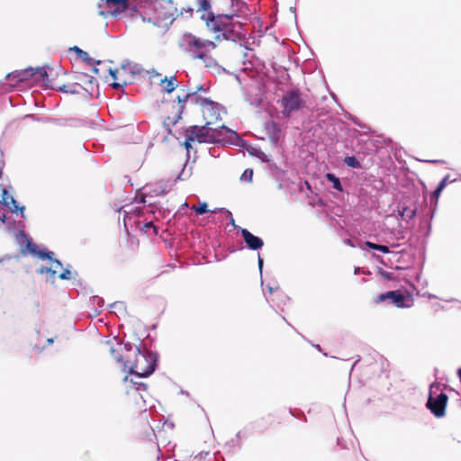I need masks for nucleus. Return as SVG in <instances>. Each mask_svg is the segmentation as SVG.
<instances>
[{"instance_id":"cd10ccee","label":"nucleus","mask_w":461,"mask_h":461,"mask_svg":"<svg viewBox=\"0 0 461 461\" xmlns=\"http://www.w3.org/2000/svg\"><path fill=\"white\" fill-rule=\"evenodd\" d=\"M79 87H81V84H79V83H74V84H70V85H62L57 88V91L67 93V94H71V95H77V94L80 93Z\"/></svg>"},{"instance_id":"69168bd1","label":"nucleus","mask_w":461,"mask_h":461,"mask_svg":"<svg viewBox=\"0 0 461 461\" xmlns=\"http://www.w3.org/2000/svg\"><path fill=\"white\" fill-rule=\"evenodd\" d=\"M241 438H242V432H241V431H239V432L236 434V436H235V438H238V439H239V442H240Z\"/></svg>"},{"instance_id":"5fc2aeb1","label":"nucleus","mask_w":461,"mask_h":461,"mask_svg":"<svg viewBox=\"0 0 461 461\" xmlns=\"http://www.w3.org/2000/svg\"><path fill=\"white\" fill-rule=\"evenodd\" d=\"M59 277L61 280H70L72 278L71 271L68 268H66L59 276Z\"/></svg>"},{"instance_id":"c9c22d12","label":"nucleus","mask_w":461,"mask_h":461,"mask_svg":"<svg viewBox=\"0 0 461 461\" xmlns=\"http://www.w3.org/2000/svg\"><path fill=\"white\" fill-rule=\"evenodd\" d=\"M37 273L47 274L49 275V278L54 279L57 274V270L54 269L53 267L41 266L39 269H37Z\"/></svg>"},{"instance_id":"8fccbe9b","label":"nucleus","mask_w":461,"mask_h":461,"mask_svg":"<svg viewBox=\"0 0 461 461\" xmlns=\"http://www.w3.org/2000/svg\"><path fill=\"white\" fill-rule=\"evenodd\" d=\"M135 347L131 342H125L123 344V349L126 351V355H130L131 357L133 356V352L135 350Z\"/></svg>"},{"instance_id":"f257e3e1","label":"nucleus","mask_w":461,"mask_h":461,"mask_svg":"<svg viewBox=\"0 0 461 461\" xmlns=\"http://www.w3.org/2000/svg\"><path fill=\"white\" fill-rule=\"evenodd\" d=\"M158 362V354L140 344L135 347L133 358L125 355L124 371L129 369V374L136 378H146L151 375Z\"/></svg>"},{"instance_id":"f8f14e48","label":"nucleus","mask_w":461,"mask_h":461,"mask_svg":"<svg viewBox=\"0 0 461 461\" xmlns=\"http://www.w3.org/2000/svg\"><path fill=\"white\" fill-rule=\"evenodd\" d=\"M284 116H289L292 113L297 112L303 107V102L298 89L288 91L280 100Z\"/></svg>"},{"instance_id":"0eeeda50","label":"nucleus","mask_w":461,"mask_h":461,"mask_svg":"<svg viewBox=\"0 0 461 461\" xmlns=\"http://www.w3.org/2000/svg\"><path fill=\"white\" fill-rule=\"evenodd\" d=\"M211 136L214 140L212 144H229L240 148H246L248 145V141L239 135L236 131L230 129L224 124L216 128L211 127Z\"/></svg>"},{"instance_id":"7c9ffc66","label":"nucleus","mask_w":461,"mask_h":461,"mask_svg":"<svg viewBox=\"0 0 461 461\" xmlns=\"http://www.w3.org/2000/svg\"><path fill=\"white\" fill-rule=\"evenodd\" d=\"M110 312L117 316L123 315L126 312V306L123 302L117 301L109 305Z\"/></svg>"},{"instance_id":"680f3d73","label":"nucleus","mask_w":461,"mask_h":461,"mask_svg":"<svg viewBox=\"0 0 461 461\" xmlns=\"http://www.w3.org/2000/svg\"><path fill=\"white\" fill-rule=\"evenodd\" d=\"M381 275L385 277L386 279H391L392 278V273L390 272H386V271H382L381 272Z\"/></svg>"},{"instance_id":"6ab92c4d","label":"nucleus","mask_w":461,"mask_h":461,"mask_svg":"<svg viewBox=\"0 0 461 461\" xmlns=\"http://www.w3.org/2000/svg\"><path fill=\"white\" fill-rule=\"evenodd\" d=\"M185 140L182 145L186 149V161L184 164V167L182 168L181 172L175 178V181L186 180L192 175V167H190L188 170H186V164H187L188 160L190 159V151L193 149L192 142L194 141V137H193V135H187L185 132Z\"/></svg>"},{"instance_id":"423d86ee","label":"nucleus","mask_w":461,"mask_h":461,"mask_svg":"<svg viewBox=\"0 0 461 461\" xmlns=\"http://www.w3.org/2000/svg\"><path fill=\"white\" fill-rule=\"evenodd\" d=\"M147 212V207H135L130 211L124 210V217L123 221L126 226L127 220L131 221L133 218V223L136 225V228L143 234L149 236L151 233L153 236H157L158 234V227L156 226L153 222V220H149L145 218L143 221L139 219L143 217Z\"/></svg>"},{"instance_id":"f03ea898","label":"nucleus","mask_w":461,"mask_h":461,"mask_svg":"<svg viewBox=\"0 0 461 461\" xmlns=\"http://www.w3.org/2000/svg\"><path fill=\"white\" fill-rule=\"evenodd\" d=\"M181 50L194 59L207 61L208 53L216 48V44L210 40H203L191 32H185L178 41Z\"/></svg>"},{"instance_id":"2eb2a0df","label":"nucleus","mask_w":461,"mask_h":461,"mask_svg":"<svg viewBox=\"0 0 461 461\" xmlns=\"http://www.w3.org/2000/svg\"><path fill=\"white\" fill-rule=\"evenodd\" d=\"M212 122H206L203 126L192 125L185 129L187 135H193L194 141L196 140L199 143H210L214 140L211 136V125Z\"/></svg>"},{"instance_id":"aec40b11","label":"nucleus","mask_w":461,"mask_h":461,"mask_svg":"<svg viewBox=\"0 0 461 461\" xmlns=\"http://www.w3.org/2000/svg\"><path fill=\"white\" fill-rule=\"evenodd\" d=\"M75 78L83 82L85 85L84 86H81L79 88L85 90L89 96H93L95 89L98 88L97 80L86 73H77Z\"/></svg>"},{"instance_id":"774afa93","label":"nucleus","mask_w":461,"mask_h":461,"mask_svg":"<svg viewBox=\"0 0 461 461\" xmlns=\"http://www.w3.org/2000/svg\"><path fill=\"white\" fill-rule=\"evenodd\" d=\"M457 375H458L459 380H460V382H461V368H458V369H457Z\"/></svg>"},{"instance_id":"a19ab883","label":"nucleus","mask_w":461,"mask_h":461,"mask_svg":"<svg viewBox=\"0 0 461 461\" xmlns=\"http://www.w3.org/2000/svg\"><path fill=\"white\" fill-rule=\"evenodd\" d=\"M135 376L131 379V383L132 384L134 389L137 392H146L148 389V384L142 382H138L135 380Z\"/></svg>"},{"instance_id":"393cba45","label":"nucleus","mask_w":461,"mask_h":461,"mask_svg":"<svg viewBox=\"0 0 461 461\" xmlns=\"http://www.w3.org/2000/svg\"><path fill=\"white\" fill-rule=\"evenodd\" d=\"M455 181H456V179L449 180V175H447L445 177H443L441 179V181L438 183V185H437V187L435 188V190L432 192L431 199H435L437 202L440 194L442 193V191L444 190V188L446 187L447 183H452Z\"/></svg>"},{"instance_id":"bf43d9fd","label":"nucleus","mask_w":461,"mask_h":461,"mask_svg":"<svg viewBox=\"0 0 461 461\" xmlns=\"http://www.w3.org/2000/svg\"><path fill=\"white\" fill-rule=\"evenodd\" d=\"M110 76L114 79L116 80L117 79V70L116 69H113V68H109L108 70Z\"/></svg>"},{"instance_id":"a18cd8bd","label":"nucleus","mask_w":461,"mask_h":461,"mask_svg":"<svg viewBox=\"0 0 461 461\" xmlns=\"http://www.w3.org/2000/svg\"><path fill=\"white\" fill-rule=\"evenodd\" d=\"M2 200L0 201V210L3 206L9 207V202H6V198H10V194L5 188L2 190Z\"/></svg>"},{"instance_id":"4468645a","label":"nucleus","mask_w":461,"mask_h":461,"mask_svg":"<svg viewBox=\"0 0 461 461\" xmlns=\"http://www.w3.org/2000/svg\"><path fill=\"white\" fill-rule=\"evenodd\" d=\"M447 401L448 396L447 393L441 392L438 395L433 396L430 391L426 406L436 418H442L446 413Z\"/></svg>"},{"instance_id":"4be33fe9","label":"nucleus","mask_w":461,"mask_h":461,"mask_svg":"<svg viewBox=\"0 0 461 461\" xmlns=\"http://www.w3.org/2000/svg\"><path fill=\"white\" fill-rule=\"evenodd\" d=\"M230 8L233 12H235L239 18H247L249 14V7L248 4L243 0H230Z\"/></svg>"},{"instance_id":"9b49d317","label":"nucleus","mask_w":461,"mask_h":461,"mask_svg":"<svg viewBox=\"0 0 461 461\" xmlns=\"http://www.w3.org/2000/svg\"><path fill=\"white\" fill-rule=\"evenodd\" d=\"M239 15L231 10L230 14H214L213 12H210L207 14H203L201 16V20L204 21L207 29H216L221 30L224 24H228L229 23H234L233 19Z\"/></svg>"},{"instance_id":"4d7b16f0","label":"nucleus","mask_w":461,"mask_h":461,"mask_svg":"<svg viewBox=\"0 0 461 461\" xmlns=\"http://www.w3.org/2000/svg\"><path fill=\"white\" fill-rule=\"evenodd\" d=\"M50 261L55 266V268L63 267L61 261L55 258L54 257H53V260H50Z\"/></svg>"},{"instance_id":"f3484780","label":"nucleus","mask_w":461,"mask_h":461,"mask_svg":"<svg viewBox=\"0 0 461 461\" xmlns=\"http://www.w3.org/2000/svg\"><path fill=\"white\" fill-rule=\"evenodd\" d=\"M239 232L240 233L245 244L246 248L250 250H259L264 246L263 240L254 235L252 232H250L248 229L245 228H239Z\"/></svg>"},{"instance_id":"0e129e2a","label":"nucleus","mask_w":461,"mask_h":461,"mask_svg":"<svg viewBox=\"0 0 461 461\" xmlns=\"http://www.w3.org/2000/svg\"><path fill=\"white\" fill-rule=\"evenodd\" d=\"M207 91H208V88H205L203 85H200V86H198L197 90L195 92L197 93V92H207Z\"/></svg>"},{"instance_id":"b1692460","label":"nucleus","mask_w":461,"mask_h":461,"mask_svg":"<svg viewBox=\"0 0 461 461\" xmlns=\"http://www.w3.org/2000/svg\"><path fill=\"white\" fill-rule=\"evenodd\" d=\"M69 51L75 52L79 59L84 60L88 65H99L101 63L100 60H96V59L91 58L86 51L81 50L77 46L71 47L69 49Z\"/></svg>"},{"instance_id":"338daca9","label":"nucleus","mask_w":461,"mask_h":461,"mask_svg":"<svg viewBox=\"0 0 461 461\" xmlns=\"http://www.w3.org/2000/svg\"><path fill=\"white\" fill-rule=\"evenodd\" d=\"M94 68H92V71L94 74H98L99 73V68L96 67L97 65H93Z\"/></svg>"},{"instance_id":"09e8293b","label":"nucleus","mask_w":461,"mask_h":461,"mask_svg":"<svg viewBox=\"0 0 461 461\" xmlns=\"http://www.w3.org/2000/svg\"><path fill=\"white\" fill-rule=\"evenodd\" d=\"M210 456L209 451H201L193 456L194 461H204Z\"/></svg>"},{"instance_id":"ea45409f","label":"nucleus","mask_w":461,"mask_h":461,"mask_svg":"<svg viewBox=\"0 0 461 461\" xmlns=\"http://www.w3.org/2000/svg\"><path fill=\"white\" fill-rule=\"evenodd\" d=\"M196 214L203 215L208 212L210 210L208 209V205L205 202L200 203L198 205H194L192 208Z\"/></svg>"},{"instance_id":"58836bf2","label":"nucleus","mask_w":461,"mask_h":461,"mask_svg":"<svg viewBox=\"0 0 461 461\" xmlns=\"http://www.w3.org/2000/svg\"><path fill=\"white\" fill-rule=\"evenodd\" d=\"M226 447L229 448V451H237L240 449L241 444L238 438H233L226 442Z\"/></svg>"},{"instance_id":"13d9d810","label":"nucleus","mask_w":461,"mask_h":461,"mask_svg":"<svg viewBox=\"0 0 461 461\" xmlns=\"http://www.w3.org/2000/svg\"><path fill=\"white\" fill-rule=\"evenodd\" d=\"M204 63H205L206 67H211L212 64H215L216 61L213 58H212L211 56H208L207 61Z\"/></svg>"},{"instance_id":"bb28decb","label":"nucleus","mask_w":461,"mask_h":461,"mask_svg":"<svg viewBox=\"0 0 461 461\" xmlns=\"http://www.w3.org/2000/svg\"><path fill=\"white\" fill-rule=\"evenodd\" d=\"M129 15L131 18L140 16L141 18V8L139 7V1L128 0V8Z\"/></svg>"},{"instance_id":"6e6552de","label":"nucleus","mask_w":461,"mask_h":461,"mask_svg":"<svg viewBox=\"0 0 461 461\" xmlns=\"http://www.w3.org/2000/svg\"><path fill=\"white\" fill-rule=\"evenodd\" d=\"M221 30L208 29V31L218 33L215 36L216 41L225 40L234 43H238L245 41L246 32L244 30V24L241 22L229 23L221 26Z\"/></svg>"},{"instance_id":"864d4df0","label":"nucleus","mask_w":461,"mask_h":461,"mask_svg":"<svg viewBox=\"0 0 461 461\" xmlns=\"http://www.w3.org/2000/svg\"><path fill=\"white\" fill-rule=\"evenodd\" d=\"M93 304H97L98 308L102 309L104 306V300L99 296H93L91 298Z\"/></svg>"},{"instance_id":"7ed1b4c3","label":"nucleus","mask_w":461,"mask_h":461,"mask_svg":"<svg viewBox=\"0 0 461 461\" xmlns=\"http://www.w3.org/2000/svg\"><path fill=\"white\" fill-rule=\"evenodd\" d=\"M176 182V181L175 180L171 181L169 179H161L158 182L147 184L143 186L142 197L140 199V203H142L144 207H147V212L154 215L155 220H158V216L156 214L158 213L161 215L162 212L156 203H147L146 197H156L167 194L172 189L173 185Z\"/></svg>"},{"instance_id":"a878e982","label":"nucleus","mask_w":461,"mask_h":461,"mask_svg":"<svg viewBox=\"0 0 461 461\" xmlns=\"http://www.w3.org/2000/svg\"><path fill=\"white\" fill-rule=\"evenodd\" d=\"M365 249L377 250V251H380V252L384 253V254L392 253V251L390 250V248L388 246L374 243V242L369 241V240H366L364 243L363 249Z\"/></svg>"},{"instance_id":"20e7f679","label":"nucleus","mask_w":461,"mask_h":461,"mask_svg":"<svg viewBox=\"0 0 461 461\" xmlns=\"http://www.w3.org/2000/svg\"><path fill=\"white\" fill-rule=\"evenodd\" d=\"M25 225L23 221H9L5 229L8 232H14L15 237L22 238L26 243L27 252L37 256L41 260H53L54 252L48 250L47 249H40L38 245L35 244L32 238L24 230Z\"/></svg>"},{"instance_id":"3c124183","label":"nucleus","mask_w":461,"mask_h":461,"mask_svg":"<svg viewBox=\"0 0 461 461\" xmlns=\"http://www.w3.org/2000/svg\"><path fill=\"white\" fill-rule=\"evenodd\" d=\"M128 85V83L126 81H122V82H117V81H113L112 84H110V86L113 88V89H116V90H123V88Z\"/></svg>"},{"instance_id":"e433bc0d","label":"nucleus","mask_w":461,"mask_h":461,"mask_svg":"<svg viewBox=\"0 0 461 461\" xmlns=\"http://www.w3.org/2000/svg\"><path fill=\"white\" fill-rule=\"evenodd\" d=\"M348 119L350 120L354 124L357 125L358 127L365 130L364 133H368L371 131L370 127H368L366 124L363 123L358 118L352 114H348Z\"/></svg>"},{"instance_id":"6e6d98bb","label":"nucleus","mask_w":461,"mask_h":461,"mask_svg":"<svg viewBox=\"0 0 461 461\" xmlns=\"http://www.w3.org/2000/svg\"><path fill=\"white\" fill-rule=\"evenodd\" d=\"M263 264H264L263 258L258 254V269H259L260 274H262Z\"/></svg>"},{"instance_id":"c756f323","label":"nucleus","mask_w":461,"mask_h":461,"mask_svg":"<svg viewBox=\"0 0 461 461\" xmlns=\"http://www.w3.org/2000/svg\"><path fill=\"white\" fill-rule=\"evenodd\" d=\"M166 83V86H165V92L167 93V94H170L172 93L177 86V78H176V76L174 75L172 77H170L169 78H167V77H164L162 80H161V84H164Z\"/></svg>"},{"instance_id":"f704fd0d","label":"nucleus","mask_w":461,"mask_h":461,"mask_svg":"<svg viewBox=\"0 0 461 461\" xmlns=\"http://www.w3.org/2000/svg\"><path fill=\"white\" fill-rule=\"evenodd\" d=\"M267 289L269 291L270 294H273L275 291L277 292V294H276V296L278 298V300L280 301L281 303L283 304H286L287 302L290 301V297L287 296L286 294H285L283 292H280L278 291L279 288L278 286H276V288H274L273 286H270L268 285L267 286Z\"/></svg>"},{"instance_id":"4c0bfd02","label":"nucleus","mask_w":461,"mask_h":461,"mask_svg":"<svg viewBox=\"0 0 461 461\" xmlns=\"http://www.w3.org/2000/svg\"><path fill=\"white\" fill-rule=\"evenodd\" d=\"M110 353L113 356V357L118 362L122 365V370L124 371V362H125V356H122L118 350H116L113 347H111Z\"/></svg>"},{"instance_id":"ddd939ff","label":"nucleus","mask_w":461,"mask_h":461,"mask_svg":"<svg viewBox=\"0 0 461 461\" xmlns=\"http://www.w3.org/2000/svg\"><path fill=\"white\" fill-rule=\"evenodd\" d=\"M386 300H389L390 303L397 308H409L412 304L411 296L403 294L400 290H392L379 294L375 299V303H380Z\"/></svg>"},{"instance_id":"dca6fc26","label":"nucleus","mask_w":461,"mask_h":461,"mask_svg":"<svg viewBox=\"0 0 461 461\" xmlns=\"http://www.w3.org/2000/svg\"><path fill=\"white\" fill-rule=\"evenodd\" d=\"M195 96H197L196 92H189L185 94L184 96L178 95L176 97V100L179 104L177 113L172 118L170 116L167 117V120L169 121V122L166 121L163 122V126L165 130L168 132V134L172 133L170 124L175 125L179 122V120L182 119V113L185 110V103L190 99L192 103L195 104Z\"/></svg>"},{"instance_id":"49530a36","label":"nucleus","mask_w":461,"mask_h":461,"mask_svg":"<svg viewBox=\"0 0 461 461\" xmlns=\"http://www.w3.org/2000/svg\"><path fill=\"white\" fill-rule=\"evenodd\" d=\"M37 75H39V77L45 83L47 86H49L48 83L46 82L49 78V74L47 70L44 68H37Z\"/></svg>"},{"instance_id":"a211bd4d","label":"nucleus","mask_w":461,"mask_h":461,"mask_svg":"<svg viewBox=\"0 0 461 461\" xmlns=\"http://www.w3.org/2000/svg\"><path fill=\"white\" fill-rule=\"evenodd\" d=\"M38 69H34L29 67L25 69L15 70L6 75V79L9 80L13 85L25 82L34 76H37Z\"/></svg>"},{"instance_id":"473e14b6","label":"nucleus","mask_w":461,"mask_h":461,"mask_svg":"<svg viewBox=\"0 0 461 461\" xmlns=\"http://www.w3.org/2000/svg\"><path fill=\"white\" fill-rule=\"evenodd\" d=\"M398 214L402 218H404L407 220H411L416 216L417 209L416 208L411 209L408 206H403V207H402V209L398 210Z\"/></svg>"},{"instance_id":"79ce46f5","label":"nucleus","mask_w":461,"mask_h":461,"mask_svg":"<svg viewBox=\"0 0 461 461\" xmlns=\"http://www.w3.org/2000/svg\"><path fill=\"white\" fill-rule=\"evenodd\" d=\"M252 179H253V169L252 168H246L240 177V181H246L248 183L252 182Z\"/></svg>"},{"instance_id":"603ef678","label":"nucleus","mask_w":461,"mask_h":461,"mask_svg":"<svg viewBox=\"0 0 461 461\" xmlns=\"http://www.w3.org/2000/svg\"><path fill=\"white\" fill-rule=\"evenodd\" d=\"M289 412L292 416H294L295 418H302L303 420V421H307L306 416L304 415V413L302 411H300V410L294 411L292 409H289Z\"/></svg>"},{"instance_id":"9d476101","label":"nucleus","mask_w":461,"mask_h":461,"mask_svg":"<svg viewBox=\"0 0 461 461\" xmlns=\"http://www.w3.org/2000/svg\"><path fill=\"white\" fill-rule=\"evenodd\" d=\"M195 104H200L204 109L203 118L205 120L210 119L208 122L214 123L221 120V111L225 110V108L219 103L207 97L195 96Z\"/></svg>"},{"instance_id":"37998d69","label":"nucleus","mask_w":461,"mask_h":461,"mask_svg":"<svg viewBox=\"0 0 461 461\" xmlns=\"http://www.w3.org/2000/svg\"><path fill=\"white\" fill-rule=\"evenodd\" d=\"M211 1L210 0H199V10L204 11L207 13L212 12L211 10Z\"/></svg>"},{"instance_id":"5701e85b","label":"nucleus","mask_w":461,"mask_h":461,"mask_svg":"<svg viewBox=\"0 0 461 461\" xmlns=\"http://www.w3.org/2000/svg\"><path fill=\"white\" fill-rule=\"evenodd\" d=\"M245 149L249 151L250 155L255 156L262 162H267L269 164L271 167L277 168L276 165L273 163L270 160L269 157L265 152H263L259 148L251 147L248 144Z\"/></svg>"},{"instance_id":"c03bdc74","label":"nucleus","mask_w":461,"mask_h":461,"mask_svg":"<svg viewBox=\"0 0 461 461\" xmlns=\"http://www.w3.org/2000/svg\"><path fill=\"white\" fill-rule=\"evenodd\" d=\"M221 211H222V212H225L230 216V223L234 228H236V229H238V230H239V228H240V227H239V226H237V225L235 224V221H234V219H233V217H232V213H231L229 210H227V209H225V208H217V209L212 210V211H211V212H212V213H216L217 212H221Z\"/></svg>"},{"instance_id":"2f4dec72","label":"nucleus","mask_w":461,"mask_h":461,"mask_svg":"<svg viewBox=\"0 0 461 461\" xmlns=\"http://www.w3.org/2000/svg\"><path fill=\"white\" fill-rule=\"evenodd\" d=\"M8 208L10 209V211L12 212H16V213L19 212L23 219L25 218V214H24L25 206L24 205L20 206L17 203V201L13 196H10V202H9Z\"/></svg>"},{"instance_id":"39448f33","label":"nucleus","mask_w":461,"mask_h":461,"mask_svg":"<svg viewBox=\"0 0 461 461\" xmlns=\"http://www.w3.org/2000/svg\"><path fill=\"white\" fill-rule=\"evenodd\" d=\"M176 12L177 8L172 0H158L153 16L147 19V23L167 31L176 20Z\"/></svg>"},{"instance_id":"052dcab7","label":"nucleus","mask_w":461,"mask_h":461,"mask_svg":"<svg viewBox=\"0 0 461 461\" xmlns=\"http://www.w3.org/2000/svg\"><path fill=\"white\" fill-rule=\"evenodd\" d=\"M0 222L2 224H5L6 223V215L5 212H2V209L0 210Z\"/></svg>"},{"instance_id":"72a5a7b5","label":"nucleus","mask_w":461,"mask_h":461,"mask_svg":"<svg viewBox=\"0 0 461 461\" xmlns=\"http://www.w3.org/2000/svg\"><path fill=\"white\" fill-rule=\"evenodd\" d=\"M343 162L351 168L361 169L362 165L355 156H346Z\"/></svg>"},{"instance_id":"e2e57ef3","label":"nucleus","mask_w":461,"mask_h":461,"mask_svg":"<svg viewBox=\"0 0 461 461\" xmlns=\"http://www.w3.org/2000/svg\"><path fill=\"white\" fill-rule=\"evenodd\" d=\"M5 167V159H0V178L2 177V175H3V168Z\"/></svg>"},{"instance_id":"1a4fd4ad","label":"nucleus","mask_w":461,"mask_h":461,"mask_svg":"<svg viewBox=\"0 0 461 461\" xmlns=\"http://www.w3.org/2000/svg\"><path fill=\"white\" fill-rule=\"evenodd\" d=\"M98 14L104 18L109 15L118 17L127 12L128 0H99L97 4Z\"/></svg>"},{"instance_id":"412c9836","label":"nucleus","mask_w":461,"mask_h":461,"mask_svg":"<svg viewBox=\"0 0 461 461\" xmlns=\"http://www.w3.org/2000/svg\"><path fill=\"white\" fill-rule=\"evenodd\" d=\"M266 133L273 145H277L281 138V128L274 121H268L265 123Z\"/></svg>"},{"instance_id":"c85d7f7f","label":"nucleus","mask_w":461,"mask_h":461,"mask_svg":"<svg viewBox=\"0 0 461 461\" xmlns=\"http://www.w3.org/2000/svg\"><path fill=\"white\" fill-rule=\"evenodd\" d=\"M325 178L327 179V181L331 183L332 188H334L335 190H337L339 192H343V186L340 182V179L334 173H330V172L326 173Z\"/></svg>"},{"instance_id":"de8ad7c7","label":"nucleus","mask_w":461,"mask_h":461,"mask_svg":"<svg viewBox=\"0 0 461 461\" xmlns=\"http://www.w3.org/2000/svg\"><path fill=\"white\" fill-rule=\"evenodd\" d=\"M246 101L249 102L250 105L256 107L259 106L261 104V98L258 95H255L252 98H249V95H247Z\"/></svg>"}]
</instances>
